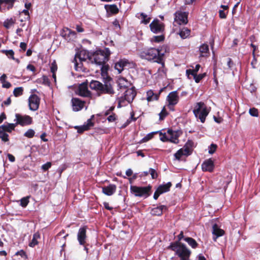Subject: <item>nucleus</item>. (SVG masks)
Segmentation results:
<instances>
[{"label":"nucleus","instance_id":"3c124183","mask_svg":"<svg viewBox=\"0 0 260 260\" xmlns=\"http://www.w3.org/2000/svg\"><path fill=\"white\" fill-rule=\"evenodd\" d=\"M249 113L252 116L257 117L258 116V110L255 108H250Z\"/></svg>","mask_w":260,"mask_h":260},{"label":"nucleus","instance_id":"dca6fc26","mask_svg":"<svg viewBox=\"0 0 260 260\" xmlns=\"http://www.w3.org/2000/svg\"><path fill=\"white\" fill-rule=\"evenodd\" d=\"M84 102L80 100L78 98H73L72 99V105L73 110L74 111H78L83 108Z\"/></svg>","mask_w":260,"mask_h":260},{"label":"nucleus","instance_id":"a19ab883","mask_svg":"<svg viewBox=\"0 0 260 260\" xmlns=\"http://www.w3.org/2000/svg\"><path fill=\"white\" fill-rule=\"evenodd\" d=\"M15 19L12 18L7 19L4 21V26L6 28L8 29L15 23Z\"/></svg>","mask_w":260,"mask_h":260},{"label":"nucleus","instance_id":"e433bc0d","mask_svg":"<svg viewBox=\"0 0 260 260\" xmlns=\"http://www.w3.org/2000/svg\"><path fill=\"white\" fill-rule=\"evenodd\" d=\"M105 7L113 14H117L119 11L118 8L116 5H106L105 6Z\"/></svg>","mask_w":260,"mask_h":260},{"label":"nucleus","instance_id":"e2e57ef3","mask_svg":"<svg viewBox=\"0 0 260 260\" xmlns=\"http://www.w3.org/2000/svg\"><path fill=\"white\" fill-rule=\"evenodd\" d=\"M116 119V116L115 114L112 113L111 115H109L107 117V120L109 122H113Z\"/></svg>","mask_w":260,"mask_h":260},{"label":"nucleus","instance_id":"f704fd0d","mask_svg":"<svg viewBox=\"0 0 260 260\" xmlns=\"http://www.w3.org/2000/svg\"><path fill=\"white\" fill-rule=\"evenodd\" d=\"M184 241H185L189 246H190L192 248H196L198 246V243L196 241L190 237H185L184 238Z\"/></svg>","mask_w":260,"mask_h":260},{"label":"nucleus","instance_id":"f3484780","mask_svg":"<svg viewBox=\"0 0 260 260\" xmlns=\"http://www.w3.org/2000/svg\"><path fill=\"white\" fill-rule=\"evenodd\" d=\"M131 63L126 59H120L115 64V69L120 73L124 67H129Z\"/></svg>","mask_w":260,"mask_h":260},{"label":"nucleus","instance_id":"79ce46f5","mask_svg":"<svg viewBox=\"0 0 260 260\" xmlns=\"http://www.w3.org/2000/svg\"><path fill=\"white\" fill-rule=\"evenodd\" d=\"M0 138L3 142H6L9 141V135L5 131L0 128Z\"/></svg>","mask_w":260,"mask_h":260},{"label":"nucleus","instance_id":"412c9836","mask_svg":"<svg viewBox=\"0 0 260 260\" xmlns=\"http://www.w3.org/2000/svg\"><path fill=\"white\" fill-rule=\"evenodd\" d=\"M168 134L169 137V141L174 144H178L179 143V132L176 131H173L172 129H169L168 130Z\"/></svg>","mask_w":260,"mask_h":260},{"label":"nucleus","instance_id":"20e7f679","mask_svg":"<svg viewBox=\"0 0 260 260\" xmlns=\"http://www.w3.org/2000/svg\"><path fill=\"white\" fill-rule=\"evenodd\" d=\"M91 89L96 91L99 94H108L111 95L115 93V91L109 82H106L104 84L96 80H92L89 84Z\"/></svg>","mask_w":260,"mask_h":260},{"label":"nucleus","instance_id":"b1692460","mask_svg":"<svg viewBox=\"0 0 260 260\" xmlns=\"http://www.w3.org/2000/svg\"><path fill=\"white\" fill-rule=\"evenodd\" d=\"M167 208L165 205H160L152 209L151 213L153 215L160 216L162 214L164 211H166Z\"/></svg>","mask_w":260,"mask_h":260},{"label":"nucleus","instance_id":"bf43d9fd","mask_svg":"<svg viewBox=\"0 0 260 260\" xmlns=\"http://www.w3.org/2000/svg\"><path fill=\"white\" fill-rule=\"evenodd\" d=\"M50 69L51 73H55L56 72L57 66L55 60L52 62Z\"/></svg>","mask_w":260,"mask_h":260},{"label":"nucleus","instance_id":"5fc2aeb1","mask_svg":"<svg viewBox=\"0 0 260 260\" xmlns=\"http://www.w3.org/2000/svg\"><path fill=\"white\" fill-rule=\"evenodd\" d=\"M160 135L161 136L160 139L161 141H162V142L169 141V138H168L169 137H168V132H167V133H165L164 134H162L160 132Z\"/></svg>","mask_w":260,"mask_h":260},{"label":"nucleus","instance_id":"4c0bfd02","mask_svg":"<svg viewBox=\"0 0 260 260\" xmlns=\"http://www.w3.org/2000/svg\"><path fill=\"white\" fill-rule=\"evenodd\" d=\"M117 82L120 87H126L128 85L127 80L122 77H120L118 78Z\"/></svg>","mask_w":260,"mask_h":260},{"label":"nucleus","instance_id":"f257e3e1","mask_svg":"<svg viewBox=\"0 0 260 260\" xmlns=\"http://www.w3.org/2000/svg\"><path fill=\"white\" fill-rule=\"evenodd\" d=\"M110 54L111 52L108 48L99 50L89 56V60L96 65H102L108 60Z\"/></svg>","mask_w":260,"mask_h":260},{"label":"nucleus","instance_id":"8fccbe9b","mask_svg":"<svg viewBox=\"0 0 260 260\" xmlns=\"http://www.w3.org/2000/svg\"><path fill=\"white\" fill-rule=\"evenodd\" d=\"M168 115V113L165 109V107H164L161 110V112L159 113V120H162Z\"/></svg>","mask_w":260,"mask_h":260},{"label":"nucleus","instance_id":"5701e85b","mask_svg":"<svg viewBox=\"0 0 260 260\" xmlns=\"http://www.w3.org/2000/svg\"><path fill=\"white\" fill-rule=\"evenodd\" d=\"M212 229V234L215 236L213 237L214 241H216L217 238L223 236L224 234V231L219 229L216 224L213 225Z\"/></svg>","mask_w":260,"mask_h":260},{"label":"nucleus","instance_id":"72a5a7b5","mask_svg":"<svg viewBox=\"0 0 260 260\" xmlns=\"http://www.w3.org/2000/svg\"><path fill=\"white\" fill-rule=\"evenodd\" d=\"M190 30L186 27H183L178 32V34L180 35V37L183 39H186L190 35Z\"/></svg>","mask_w":260,"mask_h":260},{"label":"nucleus","instance_id":"58836bf2","mask_svg":"<svg viewBox=\"0 0 260 260\" xmlns=\"http://www.w3.org/2000/svg\"><path fill=\"white\" fill-rule=\"evenodd\" d=\"M117 101L118 102V106H117V107L118 108H121L122 107H123V106H125L127 105V104L128 103L126 100V99H125V97L123 96V97H120V98H118L117 99Z\"/></svg>","mask_w":260,"mask_h":260},{"label":"nucleus","instance_id":"052dcab7","mask_svg":"<svg viewBox=\"0 0 260 260\" xmlns=\"http://www.w3.org/2000/svg\"><path fill=\"white\" fill-rule=\"evenodd\" d=\"M164 40V37L162 36H154L151 39L152 42H159Z\"/></svg>","mask_w":260,"mask_h":260},{"label":"nucleus","instance_id":"c756f323","mask_svg":"<svg viewBox=\"0 0 260 260\" xmlns=\"http://www.w3.org/2000/svg\"><path fill=\"white\" fill-rule=\"evenodd\" d=\"M137 16L139 18L141 19V22L145 24H148L151 20V17H148L147 15L144 13H138Z\"/></svg>","mask_w":260,"mask_h":260},{"label":"nucleus","instance_id":"39448f33","mask_svg":"<svg viewBox=\"0 0 260 260\" xmlns=\"http://www.w3.org/2000/svg\"><path fill=\"white\" fill-rule=\"evenodd\" d=\"M210 112V110L207 108L204 103L200 102L197 103L193 108V113L198 120L202 123H204L206 117Z\"/></svg>","mask_w":260,"mask_h":260},{"label":"nucleus","instance_id":"774afa93","mask_svg":"<svg viewBox=\"0 0 260 260\" xmlns=\"http://www.w3.org/2000/svg\"><path fill=\"white\" fill-rule=\"evenodd\" d=\"M26 69L29 71L33 72H35V71H36L35 67L31 64H29L28 65H27Z\"/></svg>","mask_w":260,"mask_h":260},{"label":"nucleus","instance_id":"423d86ee","mask_svg":"<svg viewBox=\"0 0 260 260\" xmlns=\"http://www.w3.org/2000/svg\"><path fill=\"white\" fill-rule=\"evenodd\" d=\"M151 188L152 187L150 185L144 187L131 185L130 190L136 197L147 198L150 195Z\"/></svg>","mask_w":260,"mask_h":260},{"label":"nucleus","instance_id":"49530a36","mask_svg":"<svg viewBox=\"0 0 260 260\" xmlns=\"http://www.w3.org/2000/svg\"><path fill=\"white\" fill-rule=\"evenodd\" d=\"M162 62H157L161 65V67L158 69V73L161 75V74H165L166 73V69L165 68V61L164 58H162Z\"/></svg>","mask_w":260,"mask_h":260},{"label":"nucleus","instance_id":"f8f14e48","mask_svg":"<svg viewBox=\"0 0 260 260\" xmlns=\"http://www.w3.org/2000/svg\"><path fill=\"white\" fill-rule=\"evenodd\" d=\"M150 30L154 34L161 32L164 30V24L158 19L154 20L149 25Z\"/></svg>","mask_w":260,"mask_h":260},{"label":"nucleus","instance_id":"f03ea898","mask_svg":"<svg viewBox=\"0 0 260 260\" xmlns=\"http://www.w3.org/2000/svg\"><path fill=\"white\" fill-rule=\"evenodd\" d=\"M140 56L142 58L148 60H153L155 62H162L164 53H160V50L155 48H150L141 51Z\"/></svg>","mask_w":260,"mask_h":260},{"label":"nucleus","instance_id":"680f3d73","mask_svg":"<svg viewBox=\"0 0 260 260\" xmlns=\"http://www.w3.org/2000/svg\"><path fill=\"white\" fill-rule=\"evenodd\" d=\"M51 165H52L50 162H47V163L43 165L41 168L44 171H46L51 168Z\"/></svg>","mask_w":260,"mask_h":260},{"label":"nucleus","instance_id":"2f4dec72","mask_svg":"<svg viewBox=\"0 0 260 260\" xmlns=\"http://www.w3.org/2000/svg\"><path fill=\"white\" fill-rule=\"evenodd\" d=\"M7 76L6 74H3L2 76L0 77V81L2 84V87L3 88H9L11 87L12 85L11 84L6 81Z\"/></svg>","mask_w":260,"mask_h":260},{"label":"nucleus","instance_id":"c85d7f7f","mask_svg":"<svg viewBox=\"0 0 260 260\" xmlns=\"http://www.w3.org/2000/svg\"><path fill=\"white\" fill-rule=\"evenodd\" d=\"M15 1L16 0H0V9L3 5L7 7V10L11 9L13 7Z\"/></svg>","mask_w":260,"mask_h":260},{"label":"nucleus","instance_id":"9b49d317","mask_svg":"<svg viewBox=\"0 0 260 260\" xmlns=\"http://www.w3.org/2000/svg\"><path fill=\"white\" fill-rule=\"evenodd\" d=\"M40 98L36 94H32L28 98L29 109L31 111H35L39 107Z\"/></svg>","mask_w":260,"mask_h":260},{"label":"nucleus","instance_id":"13d9d810","mask_svg":"<svg viewBox=\"0 0 260 260\" xmlns=\"http://www.w3.org/2000/svg\"><path fill=\"white\" fill-rule=\"evenodd\" d=\"M228 11L226 12L224 10H220L219 11V17L221 19H225L226 17V15Z\"/></svg>","mask_w":260,"mask_h":260},{"label":"nucleus","instance_id":"6ab92c4d","mask_svg":"<svg viewBox=\"0 0 260 260\" xmlns=\"http://www.w3.org/2000/svg\"><path fill=\"white\" fill-rule=\"evenodd\" d=\"M93 126V123L92 122L91 119H88L84 124L81 126H76L75 128L77 130L78 133H82L89 129Z\"/></svg>","mask_w":260,"mask_h":260},{"label":"nucleus","instance_id":"4d7b16f0","mask_svg":"<svg viewBox=\"0 0 260 260\" xmlns=\"http://www.w3.org/2000/svg\"><path fill=\"white\" fill-rule=\"evenodd\" d=\"M217 148V145L216 144H212L209 147V153L212 154L215 152Z\"/></svg>","mask_w":260,"mask_h":260},{"label":"nucleus","instance_id":"6e6552de","mask_svg":"<svg viewBox=\"0 0 260 260\" xmlns=\"http://www.w3.org/2000/svg\"><path fill=\"white\" fill-rule=\"evenodd\" d=\"M88 58L89 59V56L85 51H80L77 53L74 59V62L76 70H77L78 68H81L82 67V62L85 61Z\"/></svg>","mask_w":260,"mask_h":260},{"label":"nucleus","instance_id":"a878e982","mask_svg":"<svg viewBox=\"0 0 260 260\" xmlns=\"http://www.w3.org/2000/svg\"><path fill=\"white\" fill-rule=\"evenodd\" d=\"M189 152L187 149H184L183 147L177 151L174 154V156L177 160H180L181 158L183 156H188L189 155Z\"/></svg>","mask_w":260,"mask_h":260},{"label":"nucleus","instance_id":"c03bdc74","mask_svg":"<svg viewBox=\"0 0 260 260\" xmlns=\"http://www.w3.org/2000/svg\"><path fill=\"white\" fill-rule=\"evenodd\" d=\"M193 144H194V143H193V141L189 140L187 141V142L186 143V144H185V145L183 147V148L184 149H188V150L189 152V154H191V151H192L191 148L193 146Z\"/></svg>","mask_w":260,"mask_h":260},{"label":"nucleus","instance_id":"ea45409f","mask_svg":"<svg viewBox=\"0 0 260 260\" xmlns=\"http://www.w3.org/2000/svg\"><path fill=\"white\" fill-rule=\"evenodd\" d=\"M24 89L22 87H18L14 88L13 94L15 97H18L23 94Z\"/></svg>","mask_w":260,"mask_h":260},{"label":"nucleus","instance_id":"4468645a","mask_svg":"<svg viewBox=\"0 0 260 260\" xmlns=\"http://www.w3.org/2000/svg\"><path fill=\"white\" fill-rule=\"evenodd\" d=\"M61 35L68 41H73L76 38V32L67 27L64 28L62 29Z\"/></svg>","mask_w":260,"mask_h":260},{"label":"nucleus","instance_id":"6e6d98bb","mask_svg":"<svg viewBox=\"0 0 260 260\" xmlns=\"http://www.w3.org/2000/svg\"><path fill=\"white\" fill-rule=\"evenodd\" d=\"M149 172L150 174L152 179H156L157 177V173L154 169L150 168Z\"/></svg>","mask_w":260,"mask_h":260},{"label":"nucleus","instance_id":"393cba45","mask_svg":"<svg viewBox=\"0 0 260 260\" xmlns=\"http://www.w3.org/2000/svg\"><path fill=\"white\" fill-rule=\"evenodd\" d=\"M159 93H155L152 90H149L146 92V99L148 102L157 101L159 97Z\"/></svg>","mask_w":260,"mask_h":260},{"label":"nucleus","instance_id":"0eeeda50","mask_svg":"<svg viewBox=\"0 0 260 260\" xmlns=\"http://www.w3.org/2000/svg\"><path fill=\"white\" fill-rule=\"evenodd\" d=\"M174 26L177 25H185L187 23L188 13L178 11L174 14Z\"/></svg>","mask_w":260,"mask_h":260},{"label":"nucleus","instance_id":"7ed1b4c3","mask_svg":"<svg viewBox=\"0 0 260 260\" xmlns=\"http://www.w3.org/2000/svg\"><path fill=\"white\" fill-rule=\"evenodd\" d=\"M169 248L174 251L180 260H190L191 251L186 246L180 242L172 243Z\"/></svg>","mask_w":260,"mask_h":260},{"label":"nucleus","instance_id":"c9c22d12","mask_svg":"<svg viewBox=\"0 0 260 260\" xmlns=\"http://www.w3.org/2000/svg\"><path fill=\"white\" fill-rule=\"evenodd\" d=\"M201 66L200 64H198L196 66L195 68L194 69L191 70L188 69L186 71V76L188 78H190L189 77L190 75L197 74V72L199 71Z\"/></svg>","mask_w":260,"mask_h":260},{"label":"nucleus","instance_id":"a211bd4d","mask_svg":"<svg viewBox=\"0 0 260 260\" xmlns=\"http://www.w3.org/2000/svg\"><path fill=\"white\" fill-rule=\"evenodd\" d=\"M78 93L79 95L82 96H89L90 92L88 89L87 84L83 83L81 84L78 88Z\"/></svg>","mask_w":260,"mask_h":260},{"label":"nucleus","instance_id":"37998d69","mask_svg":"<svg viewBox=\"0 0 260 260\" xmlns=\"http://www.w3.org/2000/svg\"><path fill=\"white\" fill-rule=\"evenodd\" d=\"M206 73L200 74L198 75L197 74L191 75L193 77V79L196 83H199L200 81L206 76Z\"/></svg>","mask_w":260,"mask_h":260},{"label":"nucleus","instance_id":"ddd939ff","mask_svg":"<svg viewBox=\"0 0 260 260\" xmlns=\"http://www.w3.org/2000/svg\"><path fill=\"white\" fill-rule=\"evenodd\" d=\"M87 226H83L81 227L77 233V240L81 245H84L86 243L87 236H86Z\"/></svg>","mask_w":260,"mask_h":260},{"label":"nucleus","instance_id":"2eb2a0df","mask_svg":"<svg viewBox=\"0 0 260 260\" xmlns=\"http://www.w3.org/2000/svg\"><path fill=\"white\" fill-rule=\"evenodd\" d=\"M214 168V162L211 158L205 160L202 164V169L204 172H212Z\"/></svg>","mask_w":260,"mask_h":260},{"label":"nucleus","instance_id":"603ef678","mask_svg":"<svg viewBox=\"0 0 260 260\" xmlns=\"http://www.w3.org/2000/svg\"><path fill=\"white\" fill-rule=\"evenodd\" d=\"M28 197H24L20 200V205L23 207H25L28 204Z\"/></svg>","mask_w":260,"mask_h":260},{"label":"nucleus","instance_id":"bb28decb","mask_svg":"<svg viewBox=\"0 0 260 260\" xmlns=\"http://www.w3.org/2000/svg\"><path fill=\"white\" fill-rule=\"evenodd\" d=\"M17 124L15 123H7L2 125L0 126V128L3 129L6 132L11 133L15 129V128L17 126Z\"/></svg>","mask_w":260,"mask_h":260},{"label":"nucleus","instance_id":"aec40b11","mask_svg":"<svg viewBox=\"0 0 260 260\" xmlns=\"http://www.w3.org/2000/svg\"><path fill=\"white\" fill-rule=\"evenodd\" d=\"M116 188V185L110 184L107 186L102 187V192L107 196H110L115 192Z\"/></svg>","mask_w":260,"mask_h":260},{"label":"nucleus","instance_id":"69168bd1","mask_svg":"<svg viewBox=\"0 0 260 260\" xmlns=\"http://www.w3.org/2000/svg\"><path fill=\"white\" fill-rule=\"evenodd\" d=\"M114 108L115 107L114 106L110 107L109 109L105 111L104 115L105 116H108L111 115L112 113H113V111L114 109Z\"/></svg>","mask_w":260,"mask_h":260},{"label":"nucleus","instance_id":"4be33fe9","mask_svg":"<svg viewBox=\"0 0 260 260\" xmlns=\"http://www.w3.org/2000/svg\"><path fill=\"white\" fill-rule=\"evenodd\" d=\"M136 95V91L133 88H131L127 89L124 92V96L128 103H131L134 100Z\"/></svg>","mask_w":260,"mask_h":260},{"label":"nucleus","instance_id":"864d4df0","mask_svg":"<svg viewBox=\"0 0 260 260\" xmlns=\"http://www.w3.org/2000/svg\"><path fill=\"white\" fill-rule=\"evenodd\" d=\"M99 66H101V73H102V76H105V75H106L107 74L108 67L107 66L105 65V64H103L102 65H99Z\"/></svg>","mask_w":260,"mask_h":260},{"label":"nucleus","instance_id":"0e129e2a","mask_svg":"<svg viewBox=\"0 0 260 260\" xmlns=\"http://www.w3.org/2000/svg\"><path fill=\"white\" fill-rule=\"evenodd\" d=\"M42 82L44 85H50V81H49V80L48 78L47 77V76H43L42 77Z\"/></svg>","mask_w":260,"mask_h":260},{"label":"nucleus","instance_id":"09e8293b","mask_svg":"<svg viewBox=\"0 0 260 260\" xmlns=\"http://www.w3.org/2000/svg\"><path fill=\"white\" fill-rule=\"evenodd\" d=\"M35 132L32 129H28L24 134V136L28 138H32L35 135Z\"/></svg>","mask_w":260,"mask_h":260},{"label":"nucleus","instance_id":"9d476101","mask_svg":"<svg viewBox=\"0 0 260 260\" xmlns=\"http://www.w3.org/2000/svg\"><path fill=\"white\" fill-rule=\"evenodd\" d=\"M179 97L177 91L171 92L167 98V101L168 102V107L172 110H173V107L179 102Z\"/></svg>","mask_w":260,"mask_h":260},{"label":"nucleus","instance_id":"7c9ffc66","mask_svg":"<svg viewBox=\"0 0 260 260\" xmlns=\"http://www.w3.org/2000/svg\"><path fill=\"white\" fill-rule=\"evenodd\" d=\"M172 186V184L171 182H168L165 184L161 185L158 186L157 188L158 191H159V193H163L166 192H168L170 190V188Z\"/></svg>","mask_w":260,"mask_h":260},{"label":"nucleus","instance_id":"a18cd8bd","mask_svg":"<svg viewBox=\"0 0 260 260\" xmlns=\"http://www.w3.org/2000/svg\"><path fill=\"white\" fill-rule=\"evenodd\" d=\"M157 133L158 132H154L147 134L145 137H144L142 139V142H146L148 141L149 140H151L153 137L154 135L157 134Z\"/></svg>","mask_w":260,"mask_h":260},{"label":"nucleus","instance_id":"de8ad7c7","mask_svg":"<svg viewBox=\"0 0 260 260\" xmlns=\"http://www.w3.org/2000/svg\"><path fill=\"white\" fill-rule=\"evenodd\" d=\"M2 52L5 53L9 58L14 59V52L12 50H3Z\"/></svg>","mask_w":260,"mask_h":260},{"label":"nucleus","instance_id":"338daca9","mask_svg":"<svg viewBox=\"0 0 260 260\" xmlns=\"http://www.w3.org/2000/svg\"><path fill=\"white\" fill-rule=\"evenodd\" d=\"M197 0H185L184 4L186 5H193Z\"/></svg>","mask_w":260,"mask_h":260},{"label":"nucleus","instance_id":"1a4fd4ad","mask_svg":"<svg viewBox=\"0 0 260 260\" xmlns=\"http://www.w3.org/2000/svg\"><path fill=\"white\" fill-rule=\"evenodd\" d=\"M17 125H20L24 126L30 125L32 122V118L28 115H21L19 114H15V119Z\"/></svg>","mask_w":260,"mask_h":260},{"label":"nucleus","instance_id":"cd10ccee","mask_svg":"<svg viewBox=\"0 0 260 260\" xmlns=\"http://www.w3.org/2000/svg\"><path fill=\"white\" fill-rule=\"evenodd\" d=\"M201 56L203 57L208 56L209 54V46L206 44H202L200 47Z\"/></svg>","mask_w":260,"mask_h":260},{"label":"nucleus","instance_id":"473e14b6","mask_svg":"<svg viewBox=\"0 0 260 260\" xmlns=\"http://www.w3.org/2000/svg\"><path fill=\"white\" fill-rule=\"evenodd\" d=\"M40 238V235L38 232L35 233L33 235V238L29 244V246L31 247H35L38 244V239Z\"/></svg>","mask_w":260,"mask_h":260}]
</instances>
